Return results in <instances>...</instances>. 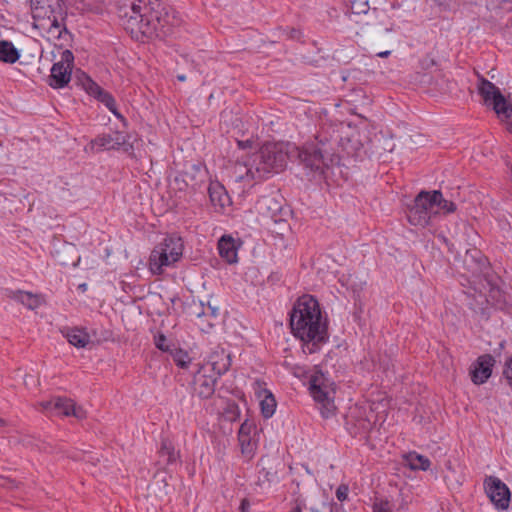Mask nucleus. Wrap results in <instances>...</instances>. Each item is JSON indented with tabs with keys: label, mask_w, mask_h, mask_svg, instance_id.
<instances>
[{
	"label": "nucleus",
	"mask_w": 512,
	"mask_h": 512,
	"mask_svg": "<svg viewBox=\"0 0 512 512\" xmlns=\"http://www.w3.org/2000/svg\"><path fill=\"white\" fill-rule=\"evenodd\" d=\"M158 0H126L119 9L125 30L136 40L158 36V31L173 24L168 12L161 14Z\"/></svg>",
	"instance_id": "nucleus-1"
},
{
	"label": "nucleus",
	"mask_w": 512,
	"mask_h": 512,
	"mask_svg": "<svg viewBox=\"0 0 512 512\" xmlns=\"http://www.w3.org/2000/svg\"><path fill=\"white\" fill-rule=\"evenodd\" d=\"M290 327L295 337L303 342L305 353L320 349V304L311 295H303L290 313Z\"/></svg>",
	"instance_id": "nucleus-2"
},
{
	"label": "nucleus",
	"mask_w": 512,
	"mask_h": 512,
	"mask_svg": "<svg viewBox=\"0 0 512 512\" xmlns=\"http://www.w3.org/2000/svg\"><path fill=\"white\" fill-rule=\"evenodd\" d=\"M34 28L40 30L49 41H69L65 19L66 6L63 0H30Z\"/></svg>",
	"instance_id": "nucleus-3"
},
{
	"label": "nucleus",
	"mask_w": 512,
	"mask_h": 512,
	"mask_svg": "<svg viewBox=\"0 0 512 512\" xmlns=\"http://www.w3.org/2000/svg\"><path fill=\"white\" fill-rule=\"evenodd\" d=\"M250 157L252 166L250 173L260 181L281 172L287 163V154L283 147L275 143H265Z\"/></svg>",
	"instance_id": "nucleus-4"
},
{
	"label": "nucleus",
	"mask_w": 512,
	"mask_h": 512,
	"mask_svg": "<svg viewBox=\"0 0 512 512\" xmlns=\"http://www.w3.org/2000/svg\"><path fill=\"white\" fill-rule=\"evenodd\" d=\"M478 93L483 98L484 104L492 106L500 120L505 123L507 130L512 133V103L508 102L500 89L492 82L479 77Z\"/></svg>",
	"instance_id": "nucleus-5"
},
{
	"label": "nucleus",
	"mask_w": 512,
	"mask_h": 512,
	"mask_svg": "<svg viewBox=\"0 0 512 512\" xmlns=\"http://www.w3.org/2000/svg\"><path fill=\"white\" fill-rule=\"evenodd\" d=\"M435 197H440V191H421L414 198L413 203L408 206L407 219L411 225L426 227L436 218L433 209Z\"/></svg>",
	"instance_id": "nucleus-6"
},
{
	"label": "nucleus",
	"mask_w": 512,
	"mask_h": 512,
	"mask_svg": "<svg viewBox=\"0 0 512 512\" xmlns=\"http://www.w3.org/2000/svg\"><path fill=\"white\" fill-rule=\"evenodd\" d=\"M183 253L181 238L175 235L168 236L164 242L156 247L149 259V267L152 273L161 274L162 268L177 262Z\"/></svg>",
	"instance_id": "nucleus-7"
},
{
	"label": "nucleus",
	"mask_w": 512,
	"mask_h": 512,
	"mask_svg": "<svg viewBox=\"0 0 512 512\" xmlns=\"http://www.w3.org/2000/svg\"><path fill=\"white\" fill-rule=\"evenodd\" d=\"M257 213L266 220H270L275 226L272 230L278 234L288 227V223L284 218L286 214L280 197L275 194L261 196L256 202Z\"/></svg>",
	"instance_id": "nucleus-8"
},
{
	"label": "nucleus",
	"mask_w": 512,
	"mask_h": 512,
	"mask_svg": "<svg viewBox=\"0 0 512 512\" xmlns=\"http://www.w3.org/2000/svg\"><path fill=\"white\" fill-rule=\"evenodd\" d=\"M206 173L198 165H190L179 172L173 181L177 191L195 193L205 183Z\"/></svg>",
	"instance_id": "nucleus-9"
},
{
	"label": "nucleus",
	"mask_w": 512,
	"mask_h": 512,
	"mask_svg": "<svg viewBox=\"0 0 512 512\" xmlns=\"http://www.w3.org/2000/svg\"><path fill=\"white\" fill-rule=\"evenodd\" d=\"M73 64V53L68 49L64 50L61 54V60L54 63L51 68L50 86L53 88H63L66 86L71 79Z\"/></svg>",
	"instance_id": "nucleus-10"
},
{
	"label": "nucleus",
	"mask_w": 512,
	"mask_h": 512,
	"mask_svg": "<svg viewBox=\"0 0 512 512\" xmlns=\"http://www.w3.org/2000/svg\"><path fill=\"white\" fill-rule=\"evenodd\" d=\"M217 377L207 373V368H199L191 382L192 395L201 400L209 399L215 393Z\"/></svg>",
	"instance_id": "nucleus-11"
},
{
	"label": "nucleus",
	"mask_w": 512,
	"mask_h": 512,
	"mask_svg": "<svg viewBox=\"0 0 512 512\" xmlns=\"http://www.w3.org/2000/svg\"><path fill=\"white\" fill-rule=\"evenodd\" d=\"M298 158L309 178L315 177L320 168V148L317 142L306 143L298 151Z\"/></svg>",
	"instance_id": "nucleus-12"
},
{
	"label": "nucleus",
	"mask_w": 512,
	"mask_h": 512,
	"mask_svg": "<svg viewBox=\"0 0 512 512\" xmlns=\"http://www.w3.org/2000/svg\"><path fill=\"white\" fill-rule=\"evenodd\" d=\"M486 492L491 501L501 509H505L509 505L510 491L497 477L490 476L485 480Z\"/></svg>",
	"instance_id": "nucleus-13"
},
{
	"label": "nucleus",
	"mask_w": 512,
	"mask_h": 512,
	"mask_svg": "<svg viewBox=\"0 0 512 512\" xmlns=\"http://www.w3.org/2000/svg\"><path fill=\"white\" fill-rule=\"evenodd\" d=\"M494 365L495 359L492 355L479 356L470 368L471 381L476 385L485 383L491 376Z\"/></svg>",
	"instance_id": "nucleus-14"
},
{
	"label": "nucleus",
	"mask_w": 512,
	"mask_h": 512,
	"mask_svg": "<svg viewBox=\"0 0 512 512\" xmlns=\"http://www.w3.org/2000/svg\"><path fill=\"white\" fill-rule=\"evenodd\" d=\"M83 87L86 92L95 97L98 101L103 103L116 117L122 118V115L118 112L116 102L113 96L102 89L97 83H95L90 77L85 75V82Z\"/></svg>",
	"instance_id": "nucleus-15"
},
{
	"label": "nucleus",
	"mask_w": 512,
	"mask_h": 512,
	"mask_svg": "<svg viewBox=\"0 0 512 512\" xmlns=\"http://www.w3.org/2000/svg\"><path fill=\"white\" fill-rule=\"evenodd\" d=\"M230 366V354L227 353L224 349H217L210 354L207 364L201 366L200 368H207V373L212 371V375H215L218 378L226 373Z\"/></svg>",
	"instance_id": "nucleus-16"
},
{
	"label": "nucleus",
	"mask_w": 512,
	"mask_h": 512,
	"mask_svg": "<svg viewBox=\"0 0 512 512\" xmlns=\"http://www.w3.org/2000/svg\"><path fill=\"white\" fill-rule=\"evenodd\" d=\"M256 426L252 421L245 420L239 429L238 432V440L241 446V452L248 458H251L256 449V440L252 436V433L255 434Z\"/></svg>",
	"instance_id": "nucleus-17"
},
{
	"label": "nucleus",
	"mask_w": 512,
	"mask_h": 512,
	"mask_svg": "<svg viewBox=\"0 0 512 512\" xmlns=\"http://www.w3.org/2000/svg\"><path fill=\"white\" fill-rule=\"evenodd\" d=\"M336 385L329 382L322 373V417L328 418L335 415L337 406L335 405Z\"/></svg>",
	"instance_id": "nucleus-18"
},
{
	"label": "nucleus",
	"mask_w": 512,
	"mask_h": 512,
	"mask_svg": "<svg viewBox=\"0 0 512 512\" xmlns=\"http://www.w3.org/2000/svg\"><path fill=\"white\" fill-rule=\"evenodd\" d=\"M462 263L463 268L472 275L481 273L486 267V259L481 251L475 248L466 250Z\"/></svg>",
	"instance_id": "nucleus-19"
},
{
	"label": "nucleus",
	"mask_w": 512,
	"mask_h": 512,
	"mask_svg": "<svg viewBox=\"0 0 512 512\" xmlns=\"http://www.w3.org/2000/svg\"><path fill=\"white\" fill-rule=\"evenodd\" d=\"M218 250L220 256L223 259H225L229 264L237 262L238 247L232 236L223 235L218 241Z\"/></svg>",
	"instance_id": "nucleus-20"
},
{
	"label": "nucleus",
	"mask_w": 512,
	"mask_h": 512,
	"mask_svg": "<svg viewBox=\"0 0 512 512\" xmlns=\"http://www.w3.org/2000/svg\"><path fill=\"white\" fill-rule=\"evenodd\" d=\"M303 384L307 386V389L316 403L320 402V369L315 366L313 372H305L303 374Z\"/></svg>",
	"instance_id": "nucleus-21"
},
{
	"label": "nucleus",
	"mask_w": 512,
	"mask_h": 512,
	"mask_svg": "<svg viewBox=\"0 0 512 512\" xmlns=\"http://www.w3.org/2000/svg\"><path fill=\"white\" fill-rule=\"evenodd\" d=\"M250 170L252 171L251 157L248 156V158L245 161H243V162L237 161L233 165L232 176L234 177V179L236 181L258 182L259 180H257L255 177H253L254 174H251Z\"/></svg>",
	"instance_id": "nucleus-22"
},
{
	"label": "nucleus",
	"mask_w": 512,
	"mask_h": 512,
	"mask_svg": "<svg viewBox=\"0 0 512 512\" xmlns=\"http://www.w3.org/2000/svg\"><path fill=\"white\" fill-rule=\"evenodd\" d=\"M10 298L18 301L30 310H35L41 305L40 296L26 291H12L9 295Z\"/></svg>",
	"instance_id": "nucleus-23"
},
{
	"label": "nucleus",
	"mask_w": 512,
	"mask_h": 512,
	"mask_svg": "<svg viewBox=\"0 0 512 512\" xmlns=\"http://www.w3.org/2000/svg\"><path fill=\"white\" fill-rule=\"evenodd\" d=\"M20 58L19 50L8 40L0 41V62L14 64Z\"/></svg>",
	"instance_id": "nucleus-24"
},
{
	"label": "nucleus",
	"mask_w": 512,
	"mask_h": 512,
	"mask_svg": "<svg viewBox=\"0 0 512 512\" xmlns=\"http://www.w3.org/2000/svg\"><path fill=\"white\" fill-rule=\"evenodd\" d=\"M65 336L68 342L77 348H84L90 343V336L83 329H68Z\"/></svg>",
	"instance_id": "nucleus-25"
},
{
	"label": "nucleus",
	"mask_w": 512,
	"mask_h": 512,
	"mask_svg": "<svg viewBox=\"0 0 512 512\" xmlns=\"http://www.w3.org/2000/svg\"><path fill=\"white\" fill-rule=\"evenodd\" d=\"M399 5L391 4L388 8L380 11L378 18L381 25L385 26L386 32H391L394 30V21L399 16L396 15Z\"/></svg>",
	"instance_id": "nucleus-26"
},
{
	"label": "nucleus",
	"mask_w": 512,
	"mask_h": 512,
	"mask_svg": "<svg viewBox=\"0 0 512 512\" xmlns=\"http://www.w3.org/2000/svg\"><path fill=\"white\" fill-rule=\"evenodd\" d=\"M159 456L165 459L166 465H171L179 460L180 453L175 450V447L170 440L163 439L159 450Z\"/></svg>",
	"instance_id": "nucleus-27"
},
{
	"label": "nucleus",
	"mask_w": 512,
	"mask_h": 512,
	"mask_svg": "<svg viewBox=\"0 0 512 512\" xmlns=\"http://www.w3.org/2000/svg\"><path fill=\"white\" fill-rule=\"evenodd\" d=\"M405 459H406L408 466L412 470L426 471L430 467V460L427 457L420 455L416 452H409L405 456Z\"/></svg>",
	"instance_id": "nucleus-28"
},
{
	"label": "nucleus",
	"mask_w": 512,
	"mask_h": 512,
	"mask_svg": "<svg viewBox=\"0 0 512 512\" xmlns=\"http://www.w3.org/2000/svg\"><path fill=\"white\" fill-rule=\"evenodd\" d=\"M208 192L213 205L224 208L226 202L229 200L224 188L218 184L210 185Z\"/></svg>",
	"instance_id": "nucleus-29"
},
{
	"label": "nucleus",
	"mask_w": 512,
	"mask_h": 512,
	"mask_svg": "<svg viewBox=\"0 0 512 512\" xmlns=\"http://www.w3.org/2000/svg\"><path fill=\"white\" fill-rule=\"evenodd\" d=\"M276 400L270 391L265 390V396L260 401L261 413L264 418H270L276 409Z\"/></svg>",
	"instance_id": "nucleus-30"
},
{
	"label": "nucleus",
	"mask_w": 512,
	"mask_h": 512,
	"mask_svg": "<svg viewBox=\"0 0 512 512\" xmlns=\"http://www.w3.org/2000/svg\"><path fill=\"white\" fill-rule=\"evenodd\" d=\"M433 209L437 217L440 211H443L444 213L454 212L456 210V205L452 201L444 199L442 193L440 192V197H435V202H433Z\"/></svg>",
	"instance_id": "nucleus-31"
},
{
	"label": "nucleus",
	"mask_w": 512,
	"mask_h": 512,
	"mask_svg": "<svg viewBox=\"0 0 512 512\" xmlns=\"http://www.w3.org/2000/svg\"><path fill=\"white\" fill-rule=\"evenodd\" d=\"M73 401L68 398H54L53 411L56 415L69 416V410H72Z\"/></svg>",
	"instance_id": "nucleus-32"
},
{
	"label": "nucleus",
	"mask_w": 512,
	"mask_h": 512,
	"mask_svg": "<svg viewBox=\"0 0 512 512\" xmlns=\"http://www.w3.org/2000/svg\"><path fill=\"white\" fill-rule=\"evenodd\" d=\"M114 140L115 149L122 148L125 152H130L133 150V145L129 142V136L124 134L123 132H115L112 134Z\"/></svg>",
	"instance_id": "nucleus-33"
},
{
	"label": "nucleus",
	"mask_w": 512,
	"mask_h": 512,
	"mask_svg": "<svg viewBox=\"0 0 512 512\" xmlns=\"http://www.w3.org/2000/svg\"><path fill=\"white\" fill-rule=\"evenodd\" d=\"M171 356L176 365L180 368H187L191 362L188 353L182 349H174L171 351Z\"/></svg>",
	"instance_id": "nucleus-34"
},
{
	"label": "nucleus",
	"mask_w": 512,
	"mask_h": 512,
	"mask_svg": "<svg viewBox=\"0 0 512 512\" xmlns=\"http://www.w3.org/2000/svg\"><path fill=\"white\" fill-rule=\"evenodd\" d=\"M113 142L114 140L112 134L99 135L92 141L93 144L107 150L115 149Z\"/></svg>",
	"instance_id": "nucleus-35"
},
{
	"label": "nucleus",
	"mask_w": 512,
	"mask_h": 512,
	"mask_svg": "<svg viewBox=\"0 0 512 512\" xmlns=\"http://www.w3.org/2000/svg\"><path fill=\"white\" fill-rule=\"evenodd\" d=\"M154 343L159 350L164 352L170 351V347L167 344V338L164 334H159L155 336Z\"/></svg>",
	"instance_id": "nucleus-36"
},
{
	"label": "nucleus",
	"mask_w": 512,
	"mask_h": 512,
	"mask_svg": "<svg viewBox=\"0 0 512 512\" xmlns=\"http://www.w3.org/2000/svg\"><path fill=\"white\" fill-rule=\"evenodd\" d=\"M506 384L512 389V361L508 362L503 370Z\"/></svg>",
	"instance_id": "nucleus-37"
},
{
	"label": "nucleus",
	"mask_w": 512,
	"mask_h": 512,
	"mask_svg": "<svg viewBox=\"0 0 512 512\" xmlns=\"http://www.w3.org/2000/svg\"><path fill=\"white\" fill-rule=\"evenodd\" d=\"M347 496H348V486H346L344 484L338 486V488L336 490L337 499L342 502L347 499Z\"/></svg>",
	"instance_id": "nucleus-38"
},
{
	"label": "nucleus",
	"mask_w": 512,
	"mask_h": 512,
	"mask_svg": "<svg viewBox=\"0 0 512 512\" xmlns=\"http://www.w3.org/2000/svg\"><path fill=\"white\" fill-rule=\"evenodd\" d=\"M374 512H392L391 505L388 501H381L374 505Z\"/></svg>",
	"instance_id": "nucleus-39"
},
{
	"label": "nucleus",
	"mask_w": 512,
	"mask_h": 512,
	"mask_svg": "<svg viewBox=\"0 0 512 512\" xmlns=\"http://www.w3.org/2000/svg\"><path fill=\"white\" fill-rule=\"evenodd\" d=\"M69 416H74L78 419H82L84 417V411L81 408H76L73 402L72 410H69Z\"/></svg>",
	"instance_id": "nucleus-40"
},
{
	"label": "nucleus",
	"mask_w": 512,
	"mask_h": 512,
	"mask_svg": "<svg viewBox=\"0 0 512 512\" xmlns=\"http://www.w3.org/2000/svg\"><path fill=\"white\" fill-rule=\"evenodd\" d=\"M327 338H328V336H327V320L322 319V336H321L322 344H324L326 342Z\"/></svg>",
	"instance_id": "nucleus-41"
},
{
	"label": "nucleus",
	"mask_w": 512,
	"mask_h": 512,
	"mask_svg": "<svg viewBox=\"0 0 512 512\" xmlns=\"http://www.w3.org/2000/svg\"><path fill=\"white\" fill-rule=\"evenodd\" d=\"M43 410H52L54 408V399H51L49 401H43L40 403Z\"/></svg>",
	"instance_id": "nucleus-42"
},
{
	"label": "nucleus",
	"mask_w": 512,
	"mask_h": 512,
	"mask_svg": "<svg viewBox=\"0 0 512 512\" xmlns=\"http://www.w3.org/2000/svg\"><path fill=\"white\" fill-rule=\"evenodd\" d=\"M300 31L295 29V28H291L289 30V33H288V37L291 38V39H299L300 38Z\"/></svg>",
	"instance_id": "nucleus-43"
},
{
	"label": "nucleus",
	"mask_w": 512,
	"mask_h": 512,
	"mask_svg": "<svg viewBox=\"0 0 512 512\" xmlns=\"http://www.w3.org/2000/svg\"><path fill=\"white\" fill-rule=\"evenodd\" d=\"M431 1L439 7H443L444 9H447L449 6L448 0H431Z\"/></svg>",
	"instance_id": "nucleus-44"
},
{
	"label": "nucleus",
	"mask_w": 512,
	"mask_h": 512,
	"mask_svg": "<svg viewBox=\"0 0 512 512\" xmlns=\"http://www.w3.org/2000/svg\"><path fill=\"white\" fill-rule=\"evenodd\" d=\"M368 3L367 2H361L359 3L358 11L357 13H366L368 11Z\"/></svg>",
	"instance_id": "nucleus-45"
},
{
	"label": "nucleus",
	"mask_w": 512,
	"mask_h": 512,
	"mask_svg": "<svg viewBox=\"0 0 512 512\" xmlns=\"http://www.w3.org/2000/svg\"><path fill=\"white\" fill-rule=\"evenodd\" d=\"M250 504H249V501L247 499H243L241 501V505H240V508L242 510V512H246L249 508Z\"/></svg>",
	"instance_id": "nucleus-46"
},
{
	"label": "nucleus",
	"mask_w": 512,
	"mask_h": 512,
	"mask_svg": "<svg viewBox=\"0 0 512 512\" xmlns=\"http://www.w3.org/2000/svg\"><path fill=\"white\" fill-rule=\"evenodd\" d=\"M390 54H391L390 51H383V52H379L377 55L381 58H385V57H388Z\"/></svg>",
	"instance_id": "nucleus-47"
},
{
	"label": "nucleus",
	"mask_w": 512,
	"mask_h": 512,
	"mask_svg": "<svg viewBox=\"0 0 512 512\" xmlns=\"http://www.w3.org/2000/svg\"><path fill=\"white\" fill-rule=\"evenodd\" d=\"M422 64H423V65L425 64V65L428 67L429 65H434V64H435V62H434V60H432V59H430V60H428V59H424V60L422 61Z\"/></svg>",
	"instance_id": "nucleus-48"
},
{
	"label": "nucleus",
	"mask_w": 512,
	"mask_h": 512,
	"mask_svg": "<svg viewBox=\"0 0 512 512\" xmlns=\"http://www.w3.org/2000/svg\"><path fill=\"white\" fill-rule=\"evenodd\" d=\"M177 79L181 82L185 81L186 80V76L184 74H179L177 75Z\"/></svg>",
	"instance_id": "nucleus-49"
},
{
	"label": "nucleus",
	"mask_w": 512,
	"mask_h": 512,
	"mask_svg": "<svg viewBox=\"0 0 512 512\" xmlns=\"http://www.w3.org/2000/svg\"><path fill=\"white\" fill-rule=\"evenodd\" d=\"M6 425H7L6 420L0 417V427H4Z\"/></svg>",
	"instance_id": "nucleus-50"
},
{
	"label": "nucleus",
	"mask_w": 512,
	"mask_h": 512,
	"mask_svg": "<svg viewBox=\"0 0 512 512\" xmlns=\"http://www.w3.org/2000/svg\"><path fill=\"white\" fill-rule=\"evenodd\" d=\"M290 512H302V511H301L300 507L297 506V507L293 508Z\"/></svg>",
	"instance_id": "nucleus-51"
},
{
	"label": "nucleus",
	"mask_w": 512,
	"mask_h": 512,
	"mask_svg": "<svg viewBox=\"0 0 512 512\" xmlns=\"http://www.w3.org/2000/svg\"><path fill=\"white\" fill-rule=\"evenodd\" d=\"M238 145L243 148L246 147V144H244V142L242 141H238Z\"/></svg>",
	"instance_id": "nucleus-52"
},
{
	"label": "nucleus",
	"mask_w": 512,
	"mask_h": 512,
	"mask_svg": "<svg viewBox=\"0 0 512 512\" xmlns=\"http://www.w3.org/2000/svg\"><path fill=\"white\" fill-rule=\"evenodd\" d=\"M231 409H233V410L237 411V410H238V407H237V405L233 404V405L231 406Z\"/></svg>",
	"instance_id": "nucleus-53"
},
{
	"label": "nucleus",
	"mask_w": 512,
	"mask_h": 512,
	"mask_svg": "<svg viewBox=\"0 0 512 512\" xmlns=\"http://www.w3.org/2000/svg\"><path fill=\"white\" fill-rule=\"evenodd\" d=\"M158 10L162 13L164 11V8H161V6L158 8Z\"/></svg>",
	"instance_id": "nucleus-54"
},
{
	"label": "nucleus",
	"mask_w": 512,
	"mask_h": 512,
	"mask_svg": "<svg viewBox=\"0 0 512 512\" xmlns=\"http://www.w3.org/2000/svg\"><path fill=\"white\" fill-rule=\"evenodd\" d=\"M343 128H344L343 123H340V129H343Z\"/></svg>",
	"instance_id": "nucleus-55"
},
{
	"label": "nucleus",
	"mask_w": 512,
	"mask_h": 512,
	"mask_svg": "<svg viewBox=\"0 0 512 512\" xmlns=\"http://www.w3.org/2000/svg\"><path fill=\"white\" fill-rule=\"evenodd\" d=\"M321 174H322V175H324V174H325V171H324V169H323V168H322Z\"/></svg>",
	"instance_id": "nucleus-56"
}]
</instances>
